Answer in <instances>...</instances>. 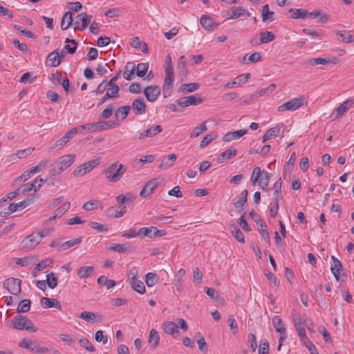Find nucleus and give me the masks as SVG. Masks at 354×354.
I'll return each mask as SVG.
<instances>
[{"label": "nucleus", "instance_id": "f257e3e1", "mask_svg": "<svg viewBox=\"0 0 354 354\" xmlns=\"http://www.w3.org/2000/svg\"><path fill=\"white\" fill-rule=\"evenodd\" d=\"M127 171V167L122 164L115 162L110 165L106 166L102 173L110 183H116L120 180Z\"/></svg>", "mask_w": 354, "mask_h": 354}, {"label": "nucleus", "instance_id": "f03ea898", "mask_svg": "<svg viewBox=\"0 0 354 354\" xmlns=\"http://www.w3.org/2000/svg\"><path fill=\"white\" fill-rule=\"evenodd\" d=\"M12 323L13 327L17 330H25L32 333L37 331V328L26 316L17 315L12 319Z\"/></svg>", "mask_w": 354, "mask_h": 354}, {"label": "nucleus", "instance_id": "7ed1b4c3", "mask_svg": "<svg viewBox=\"0 0 354 354\" xmlns=\"http://www.w3.org/2000/svg\"><path fill=\"white\" fill-rule=\"evenodd\" d=\"M19 346L25 348L36 354H44L49 351V349L44 346H40L37 342L24 338L19 343Z\"/></svg>", "mask_w": 354, "mask_h": 354}, {"label": "nucleus", "instance_id": "20e7f679", "mask_svg": "<svg viewBox=\"0 0 354 354\" xmlns=\"http://www.w3.org/2000/svg\"><path fill=\"white\" fill-rule=\"evenodd\" d=\"M304 103V97H295L278 106L277 111L279 112H283L285 111H293L302 106Z\"/></svg>", "mask_w": 354, "mask_h": 354}, {"label": "nucleus", "instance_id": "39448f33", "mask_svg": "<svg viewBox=\"0 0 354 354\" xmlns=\"http://www.w3.org/2000/svg\"><path fill=\"white\" fill-rule=\"evenodd\" d=\"M100 164V158L89 160L77 167L73 174L75 176L77 177L83 176L84 174L91 171L94 167H97Z\"/></svg>", "mask_w": 354, "mask_h": 354}, {"label": "nucleus", "instance_id": "423d86ee", "mask_svg": "<svg viewBox=\"0 0 354 354\" xmlns=\"http://www.w3.org/2000/svg\"><path fill=\"white\" fill-rule=\"evenodd\" d=\"M21 281L17 278H8L3 282L4 288L7 289L8 291L14 295H18L21 291Z\"/></svg>", "mask_w": 354, "mask_h": 354}, {"label": "nucleus", "instance_id": "0eeeda50", "mask_svg": "<svg viewBox=\"0 0 354 354\" xmlns=\"http://www.w3.org/2000/svg\"><path fill=\"white\" fill-rule=\"evenodd\" d=\"M130 274L131 277L129 279V283L131 288L140 294H144L146 291L145 286L143 282L138 280L137 278L138 270L136 268H133L130 270Z\"/></svg>", "mask_w": 354, "mask_h": 354}, {"label": "nucleus", "instance_id": "6e6552de", "mask_svg": "<svg viewBox=\"0 0 354 354\" xmlns=\"http://www.w3.org/2000/svg\"><path fill=\"white\" fill-rule=\"evenodd\" d=\"M40 243L39 234L32 233L26 236L20 243L21 248L26 251L35 248Z\"/></svg>", "mask_w": 354, "mask_h": 354}, {"label": "nucleus", "instance_id": "1a4fd4ad", "mask_svg": "<svg viewBox=\"0 0 354 354\" xmlns=\"http://www.w3.org/2000/svg\"><path fill=\"white\" fill-rule=\"evenodd\" d=\"M203 102V99L199 94H195L187 97H183L176 100V102L182 107H187L192 105H198Z\"/></svg>", "mask_w": 354, "mask_h": 354}, {"label": "nucleus", "instance_id": "9d476101", "mask_svg": "<svg viewBox=\"0 0 354 354\" xmlns=\"http://www.w3.org/2000/svg\"><path fill=\"white\" fill-rule=\"evenodd\" d=\"M161 182L162 180L159 178H153L149 180L140 191V196L142 198H147L153 193Z\"/></svg>", "mask_w": 354, "mask_h": 354}, {"label": "nucleus", "instance_id": "9b49d317", "mask_svg": "<svg viewBox=\"0 0 354 354\" xmlns=\"http://www.w3.org/2000/svg\"><path fill=\"white\" fill-rule=\"evenodd\" d=\"M227 19H236L241 17H248L250 16L249 11L243 7L232 6L227 12Z\"/></svg>", "mask_w": 354, "mask_h": 354}, {"label": "nucleus", "instance_id": "f8f14e48", "mask_svg": "<svg viewBox=\"0 0 354 354\" xmlns=\"http://www.w3.org/2000/svg\"><path fill=\"white\" fill-rule=\"evenodd\" d=\"M174 73H165V77L162 86V92L164 97H167L171 95L174 86Z\"/></svg>", "mask_w": 354, "mask_h": 354}, {"label": "nucleus", "instance_id": "ddd939ff", "mask_svg": "<svg viewBox=\"0 0 354 354\" xmlns=\"http://www.w3.org/2000/svg\"><path fill=\"white\" fill-rule=\"evenodd\" d=\"M160 94V88L158 86H148L144 90V95L149 102H154Z\"/></svg>", "mask_w": 354, "mask_h": 354}, {"label": "nucleus", "instance_id": "4468645a", "mask_svg": "<svg viewBox=\"0 0 354 354\" xmlns=\"http://www.w3.org/2000/svg\"><path fill=\"white\" fill-rule=\"evenodd\" d=\"M310 66H315L318 64L327 65V64H336L338 62L337 58L335 57L322 58L316 57L311 58L307 60Z\"/></svg>", "mask_w": 354, "mask_h": 354}, {"label": "nucleus", "instance_id": "2eb2a0df", "mask_svg": "<svg viewBox=\"0 0 354 354\" xmlns=\"http://www.w3.org/2000/svg\"><path fill=\"white\" fill-rule=\"evenodd\" d=\"M75 156L74 154H68L62 156L57 162V166L60 167L63 171L68 168L75 161Z\"/></svg>", "mask_w": 354, "mask_h": 354}, {"label": "nucleus", "instance_id": "dca6fc26", "mask_svg": "<svg viewBox=\"0 0 354 354\" xmlns=\"http://www.w3.org/2000/svg\"><path fill=\"white\" fill-rule=\"evenodd\" d=\"M162 131V129L160 125H156L140 133L138 138L139 140H144L146 138H152L160 133Z\"/></svg>", "mask_w": 354, "mask_h": 354}, {"label": "nucleus", "instance_id": "f3484780", "mask_svg": "<svg viewBox=\"0 0 354 354\" xmlns=\"http://www.w3.org/2000/svg\"><path fill=\"white\" fill-rule=\"evenodd\" d=\"M132 109L136 115H140L145 113L146 104L142 97H138L133 100L132 103Z\"/></svg>", "mask_w": 354, "mask_h": 354}, {"label": "nucleus", "instance_id": "a211bd4d", "mask_svg": "<svg viewBox=\"0 0 354 354\" xmlns=\"http://www.w3.org/2000/svg\"><path fill=\"white\" fill-rule=\"evenodd\" d=\"M200 23L202 26V27L208 31L213 30L214 29L216 28L218 26V24H216L214 19L209 16L207 15H203L201 17Z\"/></svg>", "mask_w": 354, "mask_h": 354}, {"label": "nucleus", "instance_id": "6ab92c4d", "mask_svg": "<svg viewBox=\"0 0 354 354\" xmlns=\"http://www.w3.org/2000/svg\"><path fill=\"white\" fill-rule=\"evenodd\" d=\"M248 191L247 189H244L241 192L239 196L236 197L234 203V206L238 212H241L243 210V205L248 201Z\"/></svg>", "mask_w": 354, "mask_h": 354}, {"label": "nucleus", "instance_id": "aec40b11", "mask_svg": "<svg viewBox=\"0 0 354 354\" xmlns=\"http://www.w3.org/2000/svg\"><path fill=\"white\" fill-rule=\"evenodd\" d=\"M80 318L85 320L87 322H99L102 321V316L98 313H95L90 311H83L80 315Z\"/></svg>", "mask_w": 354, "mask_h": 354}, {"label": "nucleus", "instance_id": "412c9836", "mask_svg": "<svg viewBox=\"0 0 354 354\" xmlns=\"http://www.w3.org/2000/svg\"><path fill=\"white\" fill-rule=\"evenodd\" d=\"M250 73H245V74H242L241 75H239L234 80L227 82L225 84V88H234V87L240 86L242 84L245 83L248 81V80L250 78Z\"/></svg>", "mask_w": 354, "mask_h": 354}, {"label": "nucleus", "instance_id": "4be33fe9", "mask_svg": "<svg viewBox=\"0 0 354 354\" xmlns=\"http://www.w3.org/2000/svg\"><path fill=\"white\" fill-rule=\"evenodd\" d=\"M77 134L75 129H70L62 138L57 140L55 143V147H62L69 142L75 135Z\"/></svg>", "mask_w": 354, "mask_h": 354}, {"label": "nucleus", "instance_id": "5701e85b", "mask_svg": "<svg viewBox=\"0 0 354 354\" xmlns=\"http://www.w3.org/2000/svg\"><path fill=\"white\" fill-rule=\"evenodd\" d=\"M248 129H240L236 131H230L223 137V142H230L239 139L248 133Z\"/></svg>", "mask_w": 354, "mask_h": 354}, {"label": "nucleus", "instance_id": "b1692460", "mask_svg": "<svg viewBox=\"0 0 354 354\" xmlns=\"http://www.w3.org/2000/svg\"><path fill=\"white\" fill-rule=\"evenodd\" d=\"M237 154V150L236 149H227L221 153L217 157V161L219 163H223L224 162H227L230 160L232 158L236 156Z\"/></svg>", "mask_w": 354, "mask_h": 354}, {"label": "nucleus", "instance_id": "393cba45", "mask_svg": "<svg viewBox=\"0 0 354 354\" xmlns=\"http://www.w3.org/2000/svg\"><path fill=\"white\" fill-rule=\"evenodd\" d=\"M331 259L333 261V264H332L330 267L331 272L333 274L335 279L339 281L340 278L339 271L342 268V264L341 261L335 256H332Z\"/></svg>", "mask_w": 354, "mask_h": 354}, {"label": "nucleus", "instance_id": "a878e982", "mask_svg": "<svg viewBox=\"0 0 354 354\" xmlns=\"http://www.w3.org/2000/svg\"><path fill=\"white\" fill-rule=\"evenodd\" d=\"M333 32L339 37V40L345 43H351L354 41V35H351L348 30H333Z\"/></svg>", "mask_w": 354, "mask_h": 354}, {"label": "nucleus", "instance_id": "bb28decb", "mask_svg": "<svg viewBox=\"0 0 354 354\" xmlns=\"http://www.w3.org/2000/svg\"><path fill=\"white\" fill-rule=\"evenodd\" d=\"M288 12L290 14V17L292 19H305L308 14V12L306 9L302 8H290L288 10Z\"/></svg>", "mask_w": 354, "mask_h": 354}, {"label": "nucleus", "instance_id": "cd10ccee", "mask_svg": "<svg viewBox=\"0 0 354 354\" xmlns=\"http://www.w3.org/2000/svg\"><path fill=\"white\" fill-rule=\"evenodd\" d=\"M41 304L44 308L55 307L58 309L61 308L60 303L55 299L44 297L41 299Z\"/></svg>", "mask_w": 354, "mask_h": 354}, {"label": "nucleus", "instance_id": "c85d7f7f", "mask_svg": "<svg viewBox=\"0 0 354 354\" xmlns=\"http://www.w3.org/2000/svg\"><path fill=\"white\" fill-rule=\"evenodd\" d=\"M276 88V84L272 83L268 87L261 88L259 91H257V92L251 95L252 99H257L260 96L268 95L270 93H272Z\"/></svg>", "mask_w": 354, "mask_h": 354}, {"label": "nucleus", "instance_id": "c756f323", "mask_svg": "<svg viewBox=\"0 0 354 354\" xmlns=\"http://www.w3.org/2000/svg\"><path fill=\"white\" fill-rule=\"evenodd\" d=\"M136 66L133 62H129L125 66L124 71L123 73L124 78L127 80H131L135 74Z\"/></svg>", "mask_w": 354, "mask_h": 354}, {"label": "nucleus", "instance_id": "7c9ffc66", "mask_svg": "<svg viewBox=\"0 0 354 354\" xmlns=\"http://www.w3.org/2000/svg\"><path fill=\"white\" fill-rule=\"evenodd\" d=\"M83 237L80 236L75 239L67 241L59 246L58 251H64L73 247L74 245H79L82 242Z\"/></svg>", "mask_w": 354, "mask_h": 354}, {"label": "nucleus", "instance_id": "2f4dec72", "mask_svg": "<svg viewBox=\"0 0 354 354\" xmlns=\"http://www.w3.org/2000/svg\"><path fill=\"white\" fill-rule=\"evenodd\" d=\"M130 110L131 106L128 105L119 107L115 111V118H117L118 120H124L128 116Z\"/></svg>", "mask_w": 354, "mask_h": 354}, {"label": "nucleus", "instance_id": "473e14b6", "mask_svg": "<svg viewBox=\"0 0 354 354\" xmlns=\"http://www.w3.org/2000/svg\"><path fill=\"white\" fill-rule=\"evenodd\" d=\"M259 36H260V41H259V42L257 43V45H260L262 44H267V43L272 41L275 39V35H274V33L270 31H268V30L264 31V32H261L259 33Z\"/></svg>", "mask_w": 354, "mask_h": 354}, {"label": "nucleus", "instance_id": "72a5a7b5", "mask_svg": "<svg viewBox=\"0 0 354 354\" xmlns=\"http://www.w3.org/2000/svg\"><path fill=\"white\" fill-rule=\"evenodd\" d=\"M177 69L179 72V75L182 79L187 76L188 70L186 65V58L184 55L180 57Z\"/></svg>", "mask_w": 354, "mask_h": 354}, {"label": "nucleus", "instance_id": "f704fd0d", "mask_svg": "<svg viewBox=\"0 0 354 354\" xmlns=\"http://www.w3.org/2000/svg\"><path fill=\"white\" fill-rule=\"evenodd\" d=\"M280 133V127L279 125L270 128L268 130L266 131L265 134L263 136V142H266L267 140L272 138H276L278 136V135Z\"/></svg>", "mask_w": 354, "mask_h": 354}, {"label": "nucleus", "instance_id": "c9c22d12", "mask_svg": "<svg viewBox=\"0 0 354 354\" xmlns=\"http://www.w3.org/2000/svg\"><path fill=\"white\" fill-rule=\"evenodd\" d=\"M94 272L93 266H82L77 271V275L81 279H86L90 277Z\"/></svg>", "mask_w": 354, "mask_h": 354}, {"label": "nucleus", "instance_id": "e433bc0d", "mask_svg": "<svg viewBox=\"0 0 354 354\" xmlns=\"http://www.w3.org/2000/svg\"><path fill=\"white\" fill-rule=\"evenodd\" d=\"M73 23V13L71 12H66L62 19L61 28L63 30L68 28Z\"/></svg>", "mask_w": 354, "mask_h": 354}, {"label": "nucleus", "instance_id": "4c0bfd02", "mask_svg": "<svg viewBox=\"0 0 354 354\" xmlns=\"http://www.w3.org/2000/svg\"><path fill=\"white\" fill-rule=\"evenodd\" d=\"M308 16L312 18L319 17V22L326 23L328 20V17L326 14L324 13L321 10H315L310 12H308Z\"/></svg>", "mask_w": 354, "mask_h": 354}, {"label": "nucleus", "instance_id": "58836bf2", "mask_svg": "<svg viewBox=\"0 0 354 354\" xmlns=\"http://www.w3.org/2000/svg\"><path fill=\"white\" fill-rule=\"evenodd\" d=\"M199 88V84L197 83H189V84H183L179 88V91L183 94L192 93Z\"/></svg>", "mask_w": 354, "mask_h": 354}, {"label": "nucleus", "instance_id": "ea45409f", "mask_svg": "<svg viewBox=\"0 0 354 354\" xmlns=\"http://www.w3.org/2000/svg\"><path fill=\"white\" fill-rule=\"evenodd\" d=\"M162 328L164 331L169 335H174L175 333H178V330L177 329L178 326L172 322H165L162 324Z\"/></svg>", "mask_w": 354, "mask_h": 354}, {"label": "nucleus", "instance_id": "a19ab883", "mask_svg": "<svg viewBox=\"0 0 354 354\" xmlns=\"http://www.w3.org/2000/svg\"><path fill=\"white\" fill-rule=\"evenodd\" d=\"M160 342V336L158 333L155 329H151L149 332V335L148 338V342L153 347L156 348L158 346Z\"/></svg>", "mask_w": 354, "mask_h": 354}, {"label": "nucleus", "instance_id": "79ce46f5", "mask_svg": "<svg viewBox=\"0 0 354 354\" xmlns=\"http://www.w3.org/2000/svg\"><path fill=\"white\" fill-rule=\"evenodd\" d=\"M59 57V51L55 50L52 53H49L46 61L50 63V65L53 67H57L60 64V59H57Z\"/></svg>", "mask_w": 354, "mask_h": 354}, {"label": "nucleus", "instance_id": "37998d69", "mask_svg": "<svg viewBox=\"0 0 354 354\" xmlns=\"http://www.w3.org/2000/svg\"><path fill=\"white\" fill-rule=\"evenodd\" d=\"M274 12L269 10V6L268 4L263 6L261 13L263 21H272L274 20Z\"/></svg>", "mask_w": 354, "mask_h": 354}, {"label": "nucleus", "instance_id": "c03bdc74", "mask_svg": "<svg viewBox=\"0 0 354 354\" xmlns=\"http://www.w3.org/2000/svg\"><path fill=\"white\" fill-rule=\"evenodd\" d=\"M37 183H38V178L35 179V180L30 184H29V183L25 184L23 186V189H21V193L24 194L25 192H30L32 189L35 192L38 191L39 189V188L41 187V185L37 184Z\"/></svg>", "mask_w": 354, "mask_h": 354}, {"label": "nucleus", "instance_id": "a18cd8bd", "mask_svg": "<svg viewBox=\"0 0 354 354\" xmlns=\"http://www.w3.org/2000/svg\"><path fill=\"white\" fill-rule=\"evenodd\" d=\"M65 43L68 44L64 46V49L69 54H74L77 50V42L75 39H71L69 38H66L65 39Z\"/></svg>", "mask_w": 354, "mask_h": 354}, {"label": "nucleus", "instance_id": "49530a36", "mask_svg": "<svg viewBox=\"0 0 354 354\" xmlns=\"http://www.w3.org/2000/svg\"><path fill=\"white\" fill-rule=\"evenodd\" d=\"M230 230L234 238L241 243H245V236L241 230L235 225L230 226Z\"/></svg>", "mask_w": 354, "mask_h": 354}, {"label": "nucleus", "instance_id": "de8ad7c7", "mask_svg": "<svg viewBox=\"0 0 354 354\" xmlns=\"http://www.w3.org/2000/svg\"><path fill=\"white\" fill-rule=\"evenodd\" d=\"M258 230L262 236V238L264 239V241L269 243H270V237L269 234L267 230V225L266 223L264 221H260V223L258 225Z\"/></svg>", "mask_w": 354, "mask_h": 354}, {"label": "nucleus", "instance_id": "09e8293b", "mask_svg": "<svg viewBox=\"0 0 354 354\" xmlns=\"http://www.w3.org/2000/svg\"><path fill=\"white\" fill-rule=\"evenodd\" d=\"M270 182V176L266 170H261V174L259 178V187L262 189H266Z\"/></svg>", "mask_w": 354, "mask_h": 354}, {"label": "nucleus", "instance_id": "8fccbe9b", "mask_svg": "<svg viewBox=\"0 0 354 354\" xmlns=\"http://www.w3.org/2000/svg\"><path fill=\"white\" fill-rule=\"evenodd\" d=\"M102 203L98 200H91L89 201L86 202L82 208L86 211H91L93 209H97L99 207H101Z\"/></svg>", "mask_w": 354, "mask_h": 354}, {"label": "nucleus", "instance_id": "3c124183", "mask_svg": "<svg viewBox=\"0 0 354 354\" xmlns=\"http://www.w3.org/2000/svg\"><path fill=\"white\" fill-rule=\"evenodd\" d=\"M218 137V134L216 132H211L206 135L200 143L201 148H205L207 147L212 140H215Z\"/></svg>", "mask_w": 354, "mask_h": 354}, {"label": "nucleus", "instance_id": "603ef678", "mask_svg": "<svg viewBox=\"0 0 354 354\" xmlns=\"http://www.w3.org/2000/svg\"><path fill=\"white\" fill-rule=\"evenodd\" d=\"M207 130L206 126V122H203L200 125L196 127L192 131L190 134V138H196L198 137L201 133L206 131Z\"/></svg>", "mask_w": 354, "mask_h": 354}, {"label": "nucleus", "instance_id": "864d4df0", "mask_svg": "<svg viewBox=\"0 0 354 354\" xmlns=\"http://www.w3.org/2000/svg\"><path fill=\"white\" fill-rule=\"evenodd\" d=\"M97 281L100 286H106L107 289H110L115 286V281L114 280L109 279L104 275L100 276Z\"/></svg>", "mask_w": 354, "mask_h": 354}, {"label": "nucleus", "instance_id": "5fc2aeb1", "mask_svg": "<svg viewBox=\"0 0 354 354\" xmlns=\"http://www.w3.org/2000/svg\"><path fill=\"white\" fill-rule=\"evenodd\" d=\"M177 156L176 154L172 153L165 156L161 161L160 167L166 166L170 167L173 165L174 162L176 160Z\"/></svg>", "mask_w": 354, "mask_h": 354}, {"label": "nucleus", "instance_id": "6e6d98bb", "mask_svg": "<svg viewBox=\"0 0 354 354\" xmlns=\"http://www.w3.org/2000/svg\"><path fill=\"white\" fill-rule=\"evenodd\" d=\"M78 17L80 18V20L82 22L80 30H84L86 28L88 24L91 22V20L92 19V15H88L86 13H81L78 15Z\"/></svg>", "mask_w": 354, "mask_h": 354}, {"label": "nucleus", "instance_id": "4d7b16f0", "mask_svg": "<svg viewBox=\"0 0 354 354\" xmlns=\"http://www.w3.org/2000/svg\"><path fill=\"white\" fill-rule=\"evenodd\" d=\"M149 68L148 63H140L136 67V71L137 76L143 77L147 73Z\"/></svg>", "mask_w": 354, "mask_h": 354}, {"label": "nucleus", "instance_id": "13d9d810", "mask_svg": "<svg viewBox=\"0 0 354 354\" xmlns=\"http://www.w3.org/2000/svg\"><path fill=\"white\" fill-rule=\"evenodd\" d=\"M130 246L125 244H111L109 249L119 253H125L131 250Z\"/></svg>", "mask_w": 354, "mask_h": 354}, {"label": "nucleus", "instance_id": "bf43d9fd", "mask_svg": "<svg viewBox=\"0 0 354 354\" xmlns=\"http://www.w3.org/2000/svg\"><path fill=\"white\" fill-rule=\"evenodd\" d=\"M158 277L153 272H149L145 277V283L148 287H152L157 283Z\"/></svg>", "mask_w": 354, "mask_h": 354}, {"label": "nucleus", "instance_id": "052dcab7", "mask_svg": "<svg viewBox=\"0 0 354 354\" xmlns=\"http://www.w3.org/2000/svg\"><path fill=\"white\" fill-rule=\"evenodd\" d=\"M31 301L30 299H24L17 307V313H27L30 310Z\"/></svg>", "mask_w": 354, "mask_h": 354}, {"label": "nucleus", "instance_id": "680f3d73", "mask_svg": "<svg viewBox=\"0 0 354 354\" xmlns=\"http://www.w3.org/2000/svg\"><path fill=\"white\" fill-rule=\"evenodd\" d=\"M58 279L54 272H50L46 275V283L48 286L54 289L57 286Z\"/></svg>", "mask_w": 354, "mask_h": 354}, {"label": "nucleus", "instance_id": "e2e57ef3", "mask_svg": "<svg viewBox=\"0 0 354 354\" xmlns=\"http://www.w3.org/2000/svg\"><path fill=\"white\" fill-rule=\"evenodd\" d=\"M302 32L305 35L310 36L313 39H321L324 33L322 30H311L308 28H304Z\"/></svg>", "mask_w": 354, "mask_h": 354}, {"label": "nucleus", "instance_id": "0e129e2a", "mask_svg": "<svg viewBox=\"0 0 354 354\" xmlns=\"http://www.w3.org/2000/svg\"><path fill=\"white\" fill-rule=\"evenodd\" d=\"M261 174V169L259 167H256L252 174L250 177L251 183L254 185L257 183H258V185L259 186V178Z\"/></svg>", "mask_w": 354, "mask_h": 354}, {"label": "nucleus", "instance_id": "69168bd1", "mask_svg": "<svg viewBox=\"0 0 354 354\" xmlns=\"http://www.w3.org/2000/svg\"><path fill=\"white\" fill-rule=\"evenodd\" d=\"M261 174V169L259 167H256L252 174L250 177L251 183L254 185L257 183H258V185L259 186V178Z\"/></svg>", "mask_w": 354, "mask_h": 354}, {"label": "nucleus", "instance_id": "338daca9", "mask_svg": "<svg viewBox=\"0 0 354 354\" xmlns=\"http://www.w3.org/2000/svg\"><path fill=\"white\" fill-rule=\"evenodd\" d=\"M115 109V106L113 104H108L106 108L101 113V118L104 119H109L112 115L113 111Z\"/></svg>", "mask_w": 354, "mask_h": 354}, {"label": "nucleus", "instance_id": "774afa93", "mask_svg": "<svg viewBox=\"0 0 354 354\" xmlns=\"http://www.w3.org/2000/svg\"><path fill=\"white\" fill-rule=\"evenodd\" d=\"M302 344L308 348L310 354H319L316 346L308 338H304Z\"/></svg>", "mask_w": 354, "mask_h": 354}]
</instances>
